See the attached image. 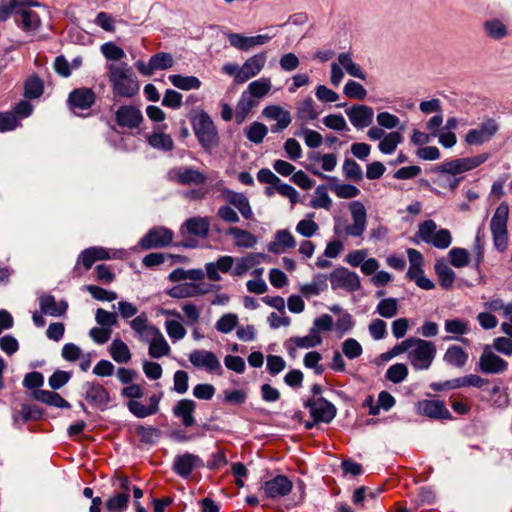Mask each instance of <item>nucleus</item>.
<instances>
[{
    "label": "nucleus",
    "instance_id": "nucleus-11",
    "mask_svg": "<svg viewBox=\"0 0 512 512\" xmlns=\"http://www.w3.org/2000/svg\"><path fill=\"white\" fill-rule=\"evenodd\" d=\"M173 241V232L165 227H157L149 232L140 240L141 248L148 250L152 248H162L171 244Z\"/></svg>",
    "mask_w": 512,
    "mask_h": 512
},
{
    "label": "nucleus",
    "instance_id": "nucleus-26",
    "mask_svg": "<svg viewBox=\"0 0 512 512\" xmlns=\"http://www.w3.org/2000/svg\"><path fill=\"white\" fill-rule=\"evenodd\" d=\"M223 197L224 200L234 206L245 219H251L253 217L249 200L244 194L226 189L223 191Z\"/></svg>",
    "mask_w": 512,
    "mask_h": 512
},
{
    "label": "nucleus",
    "instance_id": "nucleus-18",
    "mask_svg": "<svg viewBox=\"0 0 512 512\" xmlns=\"http://www.w3.org/2000/svg\"><path fill=\"white\" fill-rule=\"evenodd\" d=\"M267 62L266 52H260L249 57L241 66L239 81L243 83L257 76L265 67Z\"/></svg>",
    "mask_w": 512,
    "mask_h": 512
},
{
    "label": "nucleus",
    "instance_id": "nucleus-42",
    "mask_svg": "<svg viewBox=\"0 0 512 512\" xmlns=\"http://www.w3.org/2000/svg\"><path fill=\"white\" fill-rule=\"evenodd\" d=\"M272 88L271 79L262 77L249 83L247 90L244 93H249L253 100H259L269 94Z\"/></svg>",
    "mask_w": 512,
    "mask_h": 512
},
{
    "label": "nucleus",
    "instance_id": "nucleus-21",
    "mask_svg": "<svg viewBox=\"0 0 512 512\" xmlns=\"http://www.w3.org/2000/svg\"><path fill=\"white\" fill-rule=\"evenodd\" d=\"M171 178L181 185H201L207 180L206 176L191 167H179L170 172Z\"/></svg>",
    "mask_w": 512,
    "mask_h": 512
},
{
    "label": "nucleus",
    "instance_id": "nucleus-8",
    "mask_svg": "<svg viewBox=\"0 0 512 512\" xmlns=\"http://www.w3.org/2000/svg\"><path fill=\"white\" fill-rule=\"evenodd\" d=\"M349 211L353 222L345 226L344 233L346 236L362 237L367 227L366 208L360 201H352Z\"/></svg>",
    "mask_w": 512,
    "mask_h": 512
},
{
    "label": "nucleus",
    "instance_id": "nucleus-39",
    "mask_svg": "<svg viewBox=\"0 0 512 512\" xmlns=\"http://www.w3.org/2000/svg\"><path fill=\"white\" fill-rule=\"evenodd\" d=\"M390 352H434V346L422 339L409 338L395 346Z\"/></svg>",
    "mask_w": 512,
    "mask_h": 512
},
{
    "label": "nucleus",
    "instance_id": "nucleus-36",
    "mask_svg": "<svg viewBox=\"0 0 512 512\" xmlns=\"http://www.w3.org/2000/svg\"><path fill=\"white\" fill-rule=\"evenodd\" d=\"M320 112L311 97H307L296 104V118L302 123H307L318 118Z\"/></svg>",
    "mask_w": 512,
    "mask_h": 512
},
{
    "label": "nucleus",
    "instance_id": "nucleus-31",
    "mask_svg": "<svg viewBox=\"0 0 512 512\" xmlns=\"http://www.w3.org/2000/svg\"><path fill=\"white\" fill-rule=\"evenodd\" d=\"M479 370L485 374H497L507 369V363L497 354H481Z\"/></svg>",
    "mask_w": 512,
    "mask_h": 512
},
{
    "label": "nucleus",
    "instance_id": "nucleus-62",
    "mask_svg": "<svg viewBox=\"0 0 512 512\" xmlns=\"http://www.w3.org/2000/svg\"><path fill=\"white\" fill-rule=\"evenodd\" d=\"M308 216H309V219H303V220L299 221L296 226V231L304 237H311L319 229L318 224L312 220V218L314 217V214L311 213Z\"/></svg>",
    "mask_w": 512,
    "mask_h": 512
},
{
    "label": "nucleus",
    "instance_id": "nucleus-15",
    "mask_svg": "<svg viewBox=\"0 0 512 512\" xmlns=\"http://www.w3.org/2000/svg\"><path fill=\"white\" fill-rule=\"evenodd\" d=\"M96 102V93L87 87H80L72 90L68 96L67 103L72 110L90 109Z\"/></svg>",
    "mask_w": 512,
    "mask_h": 512
},
{
    "label": "nucleus",
    "instance_id": "nucleus-14",
    "mask_svg": "<svg viewBox=\"0 0 512 512\" xmlns=\"http://www.w3.org/2000/svg\"><path fill=\"white\" fill-rule=\"evenodd\" d=\"M293 488L291 480L284 475H277L276 477L266 481L262 490L265 496L269 499H277L288 495Z\"/></svg>",
    "mask_w": 512,
    "mask_h": 512
},
{
    "label": "nucleus",
    "instance_id": "nucleus-7",
    "mask_svg": "<svg viewBox=\"0 0 512 512\" xmlns=\"http://www.w3.org/2000/svg\"><path fill=\"white\" fill-rule=\"evenodd\" d=\"M488 159V155L483 153L473 157L459 158L446 161L437 167V171L444 174L457 175L477 168Z\"/></svg>",
    "mask_w": 512,
    "mask_h": 512
},
{
    "label": "nucleus",
    "instance_id": "nucleus-34",
    "mask_svg": "<svg viewBox=\"0 0 512 512\" xmlns=\"http://www.w3.org/2000/svg\"><path fill=\"white\" fill-rule=\"evenodd\" d=\"M23 6H40L36 0H1L0 22H5L12 14H18Z\"/></svg>",
    "mask_w": 512,
    "mask_h": 512
},
{
    "label": "nucleus",
    "instance_id": "nucleus-1",
    "mask_svg": "<svg viewBox=\"0 0 512 512\" xmlns=\"http://www.w3.org/2000/svg\"><path fill=\"white\" fill-rule=\"evenodd\" d=\"M107 79L114 97L133 98L140 91L137 75L127 63L106 65Z\"/></svg>",
    "mask_w": 512,
    "mask_h": 512
},
{
    "label": "nucleus",
    "instance_id": "nucleus-43",
    "mask_svg": "<svg viewBox=\"0 0 512 512\" xmlns=\"http://www.w3.org/2000/svg\"><path fill=\"white\" fill-rule=\"evenodd\" d=\"M336 63L339 64L341 69H344L350 76L361 80L366 79L365 73L362 71L360 65L353 61L350 53H340L337 57Z\"/></svg>",
    "mask_w": 512,
    "mask_h": 512
},
{
    "label": "nucleus",
    "instance_id": "nucleus-47",
    "mask_svg": "<svg viewBox=\"0 0 512 512\" xmlns=\"http://www.w3.org/2000/svg\"><path fill=\"white\" fill-rule=\"evenodd\" d=\"M35 398L42 403L55 407H69V403L58 393L53 391L38 390L35 392Z\"/></svg>",
    "mask_w": 512,
    "mask_h": 512
},
{
    "label": "nucleus",
    "instance_id": "nucleus-60",
    "mask_svg": "<svg viewBox=\"0 0 512 512\" xmlns=\"http://www.w3.org/2000/svg\"><path fill=\"white\" fill-rule=\"evenodd\" d=\"M297 135L303 137L305 144L309 148H318L323 142L322 135L312 129L302 128L301 131L297 133Z\"/></svg>",
    "mask_w": 512,
    "mask_h": 512
},
{
    "label": "nucleus",
    "instance_id": "nucleus-50",
    "mask_svg": "<svg viewBox=\"0 0 512 512\" xmlns=\"http://www.w3.org/2000/svg\"><path fill=\"white\" fill-rule=\"evenodd\" d=\"M24 96L28 99H35L42 95L43 93V82L42 80L37 76H31L29 77L25 82L24 87Z\"/></svg>",
    "mask_w": 512,
    "mask_h": 512
},
{
    "label": "nucleus",
    "instance_id": "nucleus-37",
    "mask_svg": "<svg viewBox=\"0 0 512 512\" xmlns=\"http://www.w3.org/2000/svg\"><path fill=\"white\" fill-rule=\"evenodd\" d=\"M183 227L191 235L206 238L210 230V221L208 217H191L185 221Z\"/></svg>",
    "mask_w": 512,
    "mask_h": 512
},
{
    "label": "nucleus",
    "instance_id": "nucleus-40",
    "mask_svg": "<svg viewBox=\"0 0 512 512\" xmlns=\"http://www.w3.org/2000/svg\"><path fill=\"white\" fill-rule=\"evenodd\" d=\"M149 145L155 149L162 151H171L174 142L169 134L164 133L162 129L157 127L151 134L146 136Z\"/></svg>",
    "mask_w": 512,
    "mask_h": 512
},
{
    "label": "nucleus",
    "instance_id": "nucleus-29",
    "mask_svg": "<svg viewBox=\"0 0 512 512\" xmlns=\"http://www.w3.org/2000/svg\"><path fill=\"white\" fill-rule=\"evenodd\" d=\"M196 409V403L191 399H182L177 402L173 408L175 417L180 418L185 427H191L195 424L193 416Z\"/></svg>",
    "mask_w": 512,
    "mask_h": 512
},
{
    "label": "nucleus",
    "instance_id": "nucleus-24",
    "mask_svg": "<svg viewBox=\"0 0 512 512\" xmlns=\"http://www.w3.org/2000/svg\"><path fill=\"white\" fill-rule=\"evenodd\" d=\"M268 259L264 253H249L243 257L235 260V266L231 271L233 277H241L245 275L250 269L256 267Z\"/></svg>",
    "mask_w": 512,
    "mask_h": 512
},
{
    "label": "nucleus",
    "instance_id": "nucleus-9",
    "mask_svg": "<svg viewBox=\"0 0 512 512\" xmlns=\"http://www.w3.org/2000/svg\"><path fill=\"white\" fill-rule=\"evenodd\" d=\"M119 491L109 497L105 503L107 512H124L130 500V481L126 477L117 478Z\"/></svg>",
    "mask_w": 512,
    "mask_h": 512
},
{
    "label": "nucleus",
    "instance_id": "nucleus-48",
    "mask_svg": "<svg viewBox=\"0 0 512 512\" xmlns=\"http://www.w3.org/2000/svg\"><path fill=\"white\" fill-rule=\"evenodd\" d=\"M169 80L175 87L182 90L198 89L201 86V81L195 76L174 74L169 76Z\"/></svg>",
    "mask_w": 512,
    "mask_h": 512
},
{
    "label": "nucleus",
    "instance_id": "nucleus-22",
    "mask_svg": "<svg viewBox=\"0 0 512 512\" xmlns=\"http://www.w3.org/2000/svg\"><path fill=\"white\" fill-rule=\"evenodd\" d=\"M352 125L358 129L368 127L373 122L374 111L366 105H354L346 110Z\"/></svg>",
    "mask_w": 512,
    "mask_h": 512
},
{
    "label": "nucleus",
    "instance_id": "nucleus-61",
    "mask_svg": "<svg viewBox=\"0 0 512 512\" xmlns=\"http://www.w3.org/2000/svg\"><path fill=\"white\" fill-rule=\"evenodd\" d=\"M101 52L107 60L111 61H120L126 56L123 49L112 42L104 43L101 46Z\"/></svg>",
    "mask_w": 512,
    "mask_h": 512
},
{
    "label": "nucleus",
    "instance_id": "nucleus-30",
    "mask_svg": "<svg viewBox=\"0 0 512 512\" xmlns=\"http://www.w3.org/2000/svg\"><path fill=\"white\" fill-rule=\"evenodd\" d=\"M295 245V238L290 231L279 230L275 233L274 240L269 243L268 251L274 254H281L288 249L294 248Z\"/></svg>",
    "mask_w": 512,
    "mask_h": 512
},
{
    "label": "nucleus",
    "instance_id": "nucleus-27",
    "mask_svg": "<svg viewBox=\"0 0 512 512\" xmlns=\"http://www.w3.org/2000/svg\"><path fill=\"white\" fill-rule=\"evenodd\" d=\"M190 362L198 369L208 373L221 375L223 372L220 361L215 354H190Z\"/></svg>",
    "mask_w": 512,
    "mask_h": 512
},
{
    "label": "nucleus",
    "instance_id": "nucleus-4",
    "mask_svg": "<svg viewBox=\"0 0 512 512\" xmlns=\"http://www.w3.org/2000/svg\"><path fill=\"white\" fill-rule=\"evenodd\" d=\"M195 135L205 150H212L219 144L217 129L206 113H200L193 124Z\"/></svg>",
    "mask_w": 512,
    "mask_h": 512
},
{
    "label": "nucleus",
    "instance_id": "nucleus-19",
    "mask_svg": "<svg viewBox=\"0 0 512 512\" xmlns=\"http://www.w3.org/2000/svg\"><path fill=\"white\" fill-rule=\"evenodd\" d=\"M417 413L433 419H450L451 415L443 401L422 400L416 405Z\"/></svg>",
    "mask_w": 512,
    "mask_h": 512
},
{
    "label": "nucleus",
    "instance_id": "nucleus-63",
    "mask_svg": "<svg viewBox=\"0 0 512 512\" xmlns=\"http://www.w3.org/2000/svg\"><path fill=\"white\" fill-rule=\"evenodd\" d=\"M452 236L448 229H440L436 231L433 238L428 244H432L438 249H446L451 245Z\"/></svg>",
    "mask_w": 512,
    "mask_h": 512
},
{
    "label": "nucleus",
    "instance_id": "nucleus-13",
    "mask_svg": "<svg viewBox=\"0 0 512 512\" xmlns=\"http://www.w3.org/2000/svg\"><path fill=\"white\" fill-rule=\"evenodd\" d=\"M227 38L232 47L241 51H249L257 46L267 44L273 36L268 34L245 36L240 33H228Z\"/></svg>",
    "mask_w": 512,
    "mask_h": 512
},
{
    "label": "nucleus",
    "instance_id": "nucleus-6",
    "mask_svg": "<svg viewBox=\"0 0 512 512\" xmlns=\"http://www.w3.org/2000/svg\"><path fill=\"white\" fill-rule=\"evenodd\" d=\"M488 159V155L483 153L473 157L459 158L446 161L437 167V171L444 174L457 175L477 168Z\"/></svg>",
    "mask_w": 512,
    "mask_h": 512
},
{
    "label": "nucleus",
    "instance_id": "nucleus-51",
    "mask_svg": "<svg viewBox=\"0 0 512 512\" xmlns=\"http://www.w3.org/2000/svg\"><path fill=\"white\" fill-rule=\"evenodd\" d=\"M239 322V318L235 313H226L222 315L216 322L215 328L221 333H230L234 330Z\"/></svg>",
    "mask_w": 512,
    "mask_h": 512
},
{
    "label": "nucleus",
    "instance_id": "nucleus-33",
    "mask_svg": "<svg viewBox=\"0 0 512 512\" xmlns=\"http://www.w3.org/2000/svg\"><path fill=\"white\" fill-rule=\"evenodd\" d=\"M30 7L31 6H23L17 14L19 18H15L17 25L25 32L35 31L41 25L39 15L30 10Z\"/></svg>",
    "mask_w": 512,
    "mask_h": 512
},
{
    "label": "nucleus",
    "instance_id": "nucleus-64",
    "mask_svg": "<svg viewBox=\"0 0 512 512\" xmlns=\"http://www.w3.org/2000/svg\"><path fill=\"white\" fill-rule=\"evenodd\" d=\"M437 231V225L433 220H425L419 225V229L417 231V237H419L423 242L429 243L433 238L434 234Z\"/></svg>",
    "mask_w": 512,
    "mask_h": 512
},
{
    "label": "nucleus",
    "instance_id": "nucleus-59",
    "mask_svg": "<svg viewBox=\"0 0 512 512\" xmlns=\"http://www.w3.org/2000/svg\"><path fill=\"white\" fill-rule=\"evenodd\" d=\"M344 94L351 99L363 100L367 95V91L360 83L349 80L344 86Z\"/></svg>",
    "mask_w": 512,
    "mask_h": 512
},
{
    "label": "nucleus",
    "instance_id": "nucleus-53",
    "mask_svg": "<svg viewBox=\"0 0 512 512\" xmlns=\"http://www.w3.org/2000/svg\"><path fill=\"white\" fill-rule=\"evenodd\" d=\"M310 205L315 209L322 208L329 210L331 208L332 200L324 186H319L316 188L315 197L311 200Z\"/></svg>",
    "mask_w": 512,
    "mask_h": 512
},
{
    "label": "nucleus",
    "instance_id": "nucleus-41",
    "mask_svg": "<svg viewBox=\"0 0 512 512\" xmlns=\"http://www.w3.org/2000/svg\"><path fill=\"white\" fill-rule=\"evenodd\" d=\"M257 100H253V97L249 93H242L235 109V119L238 124H241L247 116L250 114L253 108L258 105Z\"/></svg>",
    "mask_w": 512,
    "mask_h": 512
},
{
    "label": "nucleus",
    "instance_id": "nucleus-46",
    "mask_svg": "<svg viewBox=\"0 0 512 512\" xmlns=\"http://www.w3.org/2000/svg\"><path fill=\"white\" fill-rule=\"evenodd\" d=\"M402 141V134L399 131H393L382 138L378 144V148L384 154H392Z\"/></svg>",
    "mask_w": 512,
    "mask_h": 512
},
{
    "label": "nucleus",
    "instance_id": "nucleus-16",
    "mask_svg": "<svg viewBox=\"0 0 512 512\" xmlns=\"http://www.w3.org/2000/svg\"><path fill=\"white\" fill-rule=\"evenodd\" d=\"M306 407L316 422L329 423L336 415L335 407L323 398L308 400Z\"/></svg>",
    "mask_w": 512,
    "mask_h": 512
},
{
    "label": "nucleus",
    "instance_id": "nucleus-44",
    "mask_svg": "<svg viewBox=\"0 0 512 512\" xmlns=\"http://www.w3.org/2000/svg\"><path fill=\"white\" fill-rule=\"evenodd\" d=\"M435 273L442 288L449 289L453 286L455 272L444 261H436Z\"/></svg>",
    "mask_w": 512,
    "mask_h": 512
},
{
    "label": "nucleus",
    "instance_id": "nucleus-58",
    "mask_svg": "<svg viewBox=\"0 0 512 512\" xmlns=\"http://www.w3.org/2000/svg\"><path fill=\"white\" fill-rule=\"evenodd\" d=\"M450 263L456 268H462L469 264V253L464 248H453L449 251Z\"/></svg>",
    "mask_w": 512,
    "mask_h": 512
},
{
    "label": "nucleus",
    "instance_id": "nucleus-55",
    "mask_svg": "<svg viewBox=\"0 0 512 512\" xmlns=\"http://www.w3.org/2000/svg\"><path fill=\"white\" fill-rule=\"evenodd\" d=\"M174 60L169 53L159 52L150 58V67L156 70H165L173 66Z\"/></svg>",
    "mask_w": 512,
    "mask_h": 512
},
{
    "label": "nucleus",
    "instance_id": "nucleus-2",
    "mask_svg": "<svg viewBox=\"0 0 512 512\" xmlns=\"http://www.w3.org/2000/svg\"><path fill=\"white\" fill-rule=\"evenodd\" d=\"M134 336L149 345L148 352H170V347L161 333L148 319L145 312L129 321Z\"/></svg>",
    "mask_w": 512,
    "mask_h": 512
},
{
    "label": "nucleus",
    "instance_id": "nucleus-49",
    "mask_svg": "<svg viewBox=\"0 0 512 512\" xmlns=\"http://www.w3.org/2000/svg\"><path fill=\"white\" fill-rule=\"evenodd\" d=\"M376 312L384 318H393L398 313V300L392 297L382 299L376 307Z\"/></svg>",
    "mask_w": 512,
    "mask_h": 512
},
{
    "label": "nucleus",
    "instance_id": "nucleus-38",
    "mask_svg": "<svg viewBox=\"0 0 512 512\" xmlns=\"http://www.w3.org/2000/svg\"><path fill=\"white\" fill-rule=\"evenodd\" d=\"M322 339L320 334L313 332L310 330L309 334L303 337H292L286 341V349L293 350L296 348L299 349H309L313 348L321 343Z\"/></svg>",
    "mask_w": 512,
    "mask_h": 512
},
{
    "label": "nucleus",
    "instance_id": "nucleus-23",
    "mask_svg": "<svg viewBox=\"0 0 512 512\" xmlns=\"http://www.w3.org/2000/svg\"><path fill=\"white\" fill-rule=\"evenodd\" d=\"M265 118L276 121V125L272 127L273 132L282 131L287 128L291 121V114L288 110L283 109L279 105H269L262 111Z\"/></svg>",
    "mask_w": 512,
    "mask_h": 512
},
{
    "label": "nucleus",
    "instance_id": "nucleus-57",
    "mask_svg": "<svg viewBox=\"0 0 512 512\" xmlns=\"http://www.w3.org/2000/svg\"><path fill=\"white\" fill-rule=\"evenodd\" d=\"M165 329L169 336V338L173 341H179L186 335V329L184 326L177 320H166L165 321Z\"/></svg>",
    "mask_w": 512,
    "mask_h": 512
},
{
    "label": "nucleus",
    "instance_id": "nucleus-35",
    "mask_svg": "<svg viewBox=\"0 0 512 512\" xmlns=\"http://www.w3.org/2000/svg\"><path fill=\"white\" fill-rule=\"evenodd\" d=\"M39 305L41 311L50 316H61L63 315L67 308L68 304L65 301L57 302L54 296L45 294L39 298Z\"/></svg>",
    "mask_w": 512,
    "mask_h": 512
},
{
    "label": "nucleus",
    "instance_id": "nucleus-28",
    "mask_svg": "<svg viewBox=\"0 0 512 512\" xmlns=\"http://www.w3.org/2000/svg\"><path fill=\"white\" fill-rule=\"evenodd\" d=\"M84 390L86 401L94 406L104 407L110 401L109 393L98 383H86Z\"/></svg>",
    "mask_w": 512,
    "mask_h": 512
},
{
    "label": "nucleus",
    "instance_id": "nucleus-3",
    "mask_svg": "<svg viewBox=\"0 0 512 512\" xmlns=\"http://www.w3.org/2000/svg\"><path fill=\"white\" fill-rule=\"evenodd\" d=\"M509 216V207L506 203H501L490 222V228L493 236L494 246L500 252L507 248L508 244V231L507 221Z\"/></svg>",
    "mask_w": 512,
    "mask_h": 512
},
{
    "label": "nucleus",
    "instance_id": "nucleus-54",
    "mask_svg": "<svg viewBox=\"0 0 512 512\" xmlns=\"http://www.w3.org/2000/svg\"><path fill=\"white\" fill-rule=\"evenodd\" d=\"M268 133L267 127L260 122H253L246 131V136L249 141L260 144Z\"/></svg>",
    "mask_w": 512,
    "mask_h": 512
},
{
    "label": "nucleus",
    "instance_id": "nucleus-10",
    "mask_svg": "<svg viewBox=\"0 0 512 512\" xmlns=\"http://www.w3.org/2000/svg\"><path fill=\"white\" fill-rule=\"evenodd\" d=\"M143 120L142 112L133 105H122L115 112V121L121 128L137 129Z\"/></svg>",
    "mask_w": 512,
    "mask_h": 512
},
{
    "label": "nucleus",
    "instance_id": "nucleus-56",
    "mask_svg": "<svg viewBox=\"0 0 512 512\" xmlns=\"http://www.w3.org/2000/svg\"><path fill=\"white\" fill-rule=\"evenodd\" d=\"M323 124L334 131H349L345 118L341 114H329L322 119Z\"/></svg>",
    "mask_w": 512,
    "mask_h": 512
},
{
    "label": "nucleus",
    "instance_id": "nucleus-52",
    "mask_svg": "<svg viewBox=\"0 0 512 512\" xmlns=\"http://www.w3.org/2000/svg\"><path fill=\"white\" fill-rule=\"evenodd\" d=\"M343 174L346 179L360 182L363 179V172L360 165L353 159H345L343 163Z\"/></svg>",
    "mask_w": 512,
    "mask_h": 512
},
{
    "label": "nucleus",
    "instance_id": "nucleus-45",
    "mask_svg": "<svg viewBox=\"0 0 512 512\" xmlns=\"http://www.w3.org/2000/svg\"><path fill=\"white\" fill-rule=\"evenodd\" d=\"M483 28L487 36L494 40H501L508 35L507 26L499 19L485 21Z\"/></svg>",
    "mask_w": 512,
    "mask_h": 512
},
{
    "label": "nucleus",
    "instance_id": "nucleus-5",
    "mask_svg": "<svg viewBox=\"0 0 512 512\" xmlns=\"http://www.w3.org/2000/svg\"><path fill=\"white\" fill-rule=\"evenodd\" d=\"M407 256L409 259L410 266L406 273V278L409 279L410 281L415 282V284L421 289H434L435 284L433 283V281L424 275V271L422 268L424 263L423 255L418 250L414 248H409L407 249Z\"/></svg>",
    "mask_w": 512,
    "mask_h": 512
},
{
    "label": "nucleus",
    "instance_id": "nucleus-17",
    "mask_svg": "<svg viewBox=\"0 0 512 512\" xmlns=\"http://www.w3.org/2000/svg\"><path fill=\"white\" fill-rule=\"evenodd\" d=\"M498 131V125L493 119H488L477 129H471L465 136L469 145H481L489 141Z\"/></svg>",
    "mask_w": 512,
    "mask_h": 512
},
{
    "label": "nucleus",
    "instance_id": "nucleus-32",
    "mask_svg": "<svg viewBox=\"0 0 512 512\" xmlns=\"http://www.w3.org/2000/svg\"><path fill=\"white\" fill-rule=\"evenodd\" d=\"M226 235L231 236L234 240V246L237 248L250 249L253 248L258 240L255 235L245 229L231 226L226 230Z\"/></svg>",
    "mask_w": 512,
    "mask_h": 512
},
{
    "label": "nucleus",
    "instance_id": "nucleus-20",
    "mask_svg": "<svg viewBox=\"0 0 512 512\" xmlns=\"http://www.w3.org/2000/svg\"><path fill=\"white\" fill-rule=\"evenodd\" d=\"M203 466L202 460L194 454L184 453L175 457L173 471L182 478H188L194 469Z\"/></svg>",
    "mask_w": 512,
    "mask_h": 512
},
{
    "label": "nucleus",
    "instance_id": "nucleus-25",
    "mask_svg": "<svg viewBox=\"0 0 512 512\" xmlns=\"http://www.w3.org/2000/svg\"><path fill=\"white\" fill-rule=\"evenodd\" d=\"M210 291L205 284L183 283L171 288L168 292L169 296L177 299L197 297L204 295Z\"/></svg>",
    "mask_w": 512,
    "mask_h": 512
},
{
    "label": "nucleus",
    "instance_id": "nucleus-12",
    "mask_svg": "<svg viewBox=\"0 0 512 512\" xmlns=\"http://www.w3.org/2000/svg\"><path fill=\"white\" fill-rule=\"evenodd\" d=\"M333 289L343 288L353 292L360 288V279L355 272L346 268H337L333 270L329 277Z\"/></svg>",
    "mask_w": 512,
    "mask_h": 512
}]
</instances>
